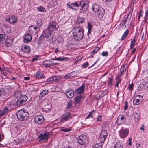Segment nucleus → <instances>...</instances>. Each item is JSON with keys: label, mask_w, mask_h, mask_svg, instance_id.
I'll return each instance as SVG.
<instances>
[{"label": "nucleus", "mask_w": 148, "mask_h": 148, "mask_svg": "<svg viewBox=\"0 0 148 148\" xmlns=\"http://www.w3.org/2000/svg\"><path fill=\"white\" fill-rule=\"evenodd\" d=\"M44 109L46 111H48L51 109V106L48 103H47L45 105Z\"/></svg>", "instance_id": "nucleus-43"}, {"label": "nucleus", "mask_w": 148, "mask_h": 148, "mask_svg": "<svg viewBox=\"0 0 148 148\" xmlns=\"http://www.w3.org/2000/svg\"><path fill=\"white\" fill-rule=\"evenodd\" d=\"M121 82V79H119L118 81H117L115 85V86L118 87L119 84Z\"/></svg>", "instance_id": "nucleus-63"}, {"label": "nucleus", "mask_w": 148, "mask_h": 148, "mask_svg": "<svg viewBox=\"0 0 148 148\" xmlns=\"http://www.w3.org/2000/svg\"><path fill=\"white\" fill-rule=\"evenodd\" d=\"M82 1H83L84 2L82 3L81 5V7L80 9V12H84L87 11L88 9V5L87 2L86 3H85L86 0H82Z\"/></svg>", "instance_id": "nucleus-16"}, {"label": "nucleus", "mask_w": 148, "mask_h": 148, "mask_svg": "<svg viewBox=\"0 0 148 148\" xmlns=\"http://www.w3.org/2000/svg\"><path fill=\"white\" fill-rule=\"evenodd\" d=\"M83 1H75L74 3L69 2L67 3V5L70 8H71L74 10L76 11L79 8V6L82 5L84 2Z\"/></svg>", "instance_id": "nucleus-3"}, {"label": "nucleus", "mask_w": 148, "mask_h": 148, "mask_svg": "<svg viewBox=\"0 0 148 148\" xmlns=\"http://www.w3.org/2000/svg\"><path fill=\"white\" fill-rule=\"evenodd\" d=\"M5 43V45L7 47H9L12 45V41L10 39H8V38L7 40H5V41L4 42Z\"/></svg>", "instance_id": "nucleus-31"}, {"label": "nucleus", "mask_w": 148, "mask_h": 148, "mask_svg": "<svg viewBox=\"0 0 148 148\" xmlns=\"http://www.w3.org/2000/svg\"><path fill=\"white\" fill-rule=\"evenodd\" d=\"M76 43L74 40H71V42L68 45V48L70 47L71 50H73L75 48L76 45Z\"/></svg>", "instance_id": "nucleus-27"}, {"label": "nucleus", "mask_w": 148, "mask_h": 148, "mask_svg": "<svg viewBox=\"0 0 148 148\" xmlns=\"http://www.w3.org/2000/svg\"><path fill=\"white\" fill-rule=\"evenodd\" d=\"M44 35L43 34H41L38 39V42L40 44L41 43L43 42L44 37Z\"/></svg>", "instance_id": "nucleus-45"}, {"label": "nucleus", "mask_w": 148, "mask_h": 148, "mask_svg": "<svg viewBox=\"0 0 148 148\" xmlns=\"http://www.w3.org/2000/svg\"><path fill=\"white\" fill-rule=\"evenodd\" d=\"M77 141L78 143L81 145H84L88 142L87 136L84 134L78 137Z\"/></svg>", "instance_id": "nucleus-5"}, {"label": "nucleus", "mask_w": 148, "mask_h": 148, "mask_svg": "<svg viewBox=\"0 0 148 148\" xmlns=\"http://www.w3.org/2000/svg\"><path fill=\"white\" fill-rule=\"evenodd\" d=\"M72 117L71 114L69 112H66L62 116L61 118V121L62 122H64L65 121H67Z\"/></svg>", "instance_id": "nucleus-14"}, {"label": "nucleus", "mask_w": 148, "mask_h": 148, "mask_svg": "<svg viewBox=\"0 0 148 148\" xmlns=\"http://www.w3.org/2000/svg\"><path fill=\"white\" fill-rule=\"evenodd\" d=\"M101 116L100 115H99L98 116V117L96 119H96V121H101Z\"/></svg>", "instance_id": "nucleus-62"}, {"label": "nucleus", "mask_w": 148, "mask_h": 148, "mask_svg": "<svg viewBox=\"0 0 148 148\" xmlns=\"http://www.w3.org/2000/svg\"><path fill=\"white\" fill-rule=\"evenodd\" d=\"M49 135V133L46 132L44 133H41L39 136L38 138L40 141L47 140L48 139Z\"/></svg>", "instance_id": "nucleus-11"}, {"label": "nucleus", "mask_w": 148, "mask_h": 148, "mask_svg": "<svg viewBox=\"0 0 148 148\" xmlns=\"http://www.w3.org/2000/svg\"><path fill=\"white\" fill-rule=\"evenodd\" d=\"M37 9L41 12H45L46 11L45 9L42 6L38 7L37 8Z\"/></svg>", "instance_id": "nucleus-46"}, {"label": "nucleus", "mask_w": 148, "mask_h": 148, "mask_svg": "<svg viewBox=\"0 0 148 148\" xmlns=\"http://www.w3.org/2000/svg\"><path fill=\"white\" fill-rule=\"evenodd\" d=\"M129 32V30L127 29L124 32L123 34L122 35L121 39L122 40H124L128 35Z\"/></svg>", "instance_id": "nucleus-33"}, {"label": "nucleus", "mask_w": 148, "mask_h": 148, "mask_svg": "<svg viewBox=\"0 0 148 148\" xmlns=\"http://www.w3.org/2000/svg\"><path fill=\"white\" fill-rule=\"evenodd\" d=\"M35 122L37 124L40 125L42 124L44 121V118L43 116L39 115L36 116L34 118Z\"/></svg>", "instance_id": "nucleus-10"}, {"label": "nucleus", "mask_w": 148, "mask_h": 148, "mask_svg": "<svg viewBox=\"0 0 148 148\" xmlns=\"http://www.w3.org/2000/svg\"><path fill=\"white\" fill-rule=\"evenodd\" d=\"M27 97L25 95H21V97L19 98L16 102L14 101L10 105H14L16 104L17 106H20L23 104L27 100Z\"/></svg>", "instance_id": "nucleus-4"}, {"label": "nucleus", "mask_w": 148, "mask_h": 148, "mask_svg": "<svg viewBox=\"0 0 148 148\" xmlns=\"http://www.w3.org/2000/svg\"><path fill=\"white\" fill-rule=\"evenodd\" d=\"M48 93V91L47 90H45L41 92L40 95V99H42L44 96L46 95Z\"/></svg>", "instance_id": "nucleus-36"}, {"label": "nucleus", "mask_w": 148, "mask_h": 148, "mask_svg": "<svg viewBox=\"0 0 148 148\" xmlns=\"http://www.w3.org/2000/svg\"><path fill=\"white\" fill-rule=\"evenodd\" d=\"M142 102V101L139 100V99L138 98L136 99L134 98L133 101V103L134 105H138L140 104Z\"/></svg>", "instance_id": "nucleus-38"}, {"label": "nucleus", "mask_w": 148, "mask_h": 148, "mask_svg": "<svg viewBox=\"0 0 148 148\" xmlns=\"http://www.w3.org/2000/svg\"><path fill=\"white\" fill-rule=\"evenodd\" d=\"M72 34L73 38L76 41H80L83 38L84 30L80 27H74L72 29Z\"/></svg>", "instance_id": "nucleus-1"}, {"label": "nucleus", "mask_w": 148, "mask_h": 148, "mask_svg": "<svg viewBox=\"0 0 148 148\" xmlns=\"http://www.w3.org/2000/svg\"><path fill=\"white\" fill-rule=\"evenodd\" d=\"M72 106V101H69V102L67 103V105L66 108L68 109H69Z\"/></svg>", "instance_id": "nucleus-47"}, {"label": "nucleus", "mask_w": 148, "mask_h": 148, "mask_svg": "<svg viewBox=\"0 0 148 148\" xmlns=\"http://www.w3.org/2000/svg\"><path fill=\"white\" fill-rule=\"evenodd\" d=\"M133 83L131 84H130L128 85V88L130 90H132L133 89Z\"/></svg>", "instance_id": "nucleus-57"}, {"label": "nucleus", "mask_w": 148, "mask_h": 148, "mask_svg": "<svg viewBox=\"0 0 148 148\" xmlns=\"http://www.w3.org/2000/svg\"><path fill=\"white\" fill-rule=\"evenodd\" d=\"M148 87V82L146 81H143L141 82L138 88V89L140 91H142Z\"/></svg>", "instance_id": "nucleus-12"}, {"label": "nucleus", "mask_w": 148, "mask_h": 148, "mask_svg": "<svg viewBox=\"0 0 148 148\" xmlns=\"http://www.w3.org/2000/svg\"><path fill=\"white\" fill-rule=\"evenodd\" d=\"M113 80V78H111L110 79H109L108 80V85L110 86H112V81Z\"/></svg>", "instance_id": "nucleus-55"}, {"label": "nucleus", "mask_w": 148, "mask_h": 148, "mask_svg": "<svg viewBox=\"0 0 148 148\" xmlns=\"http://www.w3.org/2000/svg\"><path fill=\"white\" fill-rule=\"evenodd\" d=\"M124 69L121 70L120 72V73L119 74V75L120 77H121V76L122 75L123 73L124 72Z\"/></svg>", "instance_id": "nucleus-64"}, {"label": "nucleus", "mask_w": 148, "mask_h": 148, "mask_svg": "<svg viewBox=\"0 0 148 148\" xmlns=\"http://www.w3.org/2000/svg\"><path fill=\"white\" fill-rule=\"evenodd\" d=\"M32 40V36L28 34H27L25 36L24 42L28 43L29 42Z\"/></svg>", "instance_id": "nucleus-23"}, {"label": "nucleus", "mask_w": 148, "mask_h": 148, "mask_svg": "<svg viewBox=\"0 0 148 148\" xmlns=\"http://www.w3.org/2000/svg\"><path fill=\"white\" fill-rule=\"evenodd\" d=\"M53 77V81L55 82H58L59 81L61 77L60 76H54Z\"/></svg>", "instance_id": "nucleus-48"}, {"label": "nucleus", "mask_w": 148, "mask_h": 148, "mask_svg": "<svg viewBox=\"0 0 148 148\" xmlns=\"http://www.w3.org/2000/svg\"><path fill=\"white\" fill-rule=\"evenodd\" d=\"M57 3V2L56 1H53V2L52 1L50 2V7H54Z\"/></svg>", "instance_id": "nucleus-49"}, {"label": "nucleus", "mask_w": 148, "mask_h": 148, "mask_svg": "<svg viewBox=\"0 0 148 148\" xmlns=\"http://www.w3.org/2000/svg\"><path fill=\"white\" fill-rule=\"evenodd\" d=\"M130 21V20H128V17L125 16L124 18L121 21L125 23V27H126V26L129 24Z\"/></svg>", "instance_id": "nucleus-34"}, {"label": "nucleus", "mask_w": 148, "mask_h": 148, "mask_svg": "<svg viewBox=\"0 0 148 148\" xmlns=\"http://www.w3.org/2000/svg\"><path fill=\"white\" fill-rule=\"evenodd\" d=\"M100 49V48L98 47H96L93 50V54H95Z\"/></svg>", "instance_id": "nucleus-53"}, {"label": "nucleus", "mask_w": 148, "mask_h": 148, "mask_svg": "<svg viewBox=\"0 0 148 148\" xmlns=\"http://www.w3.org/2000/svg\"><path fill=\"white\" fill-rule=\"evenodd\" d=\"M17 17L14 15L7 16L6 18V20L11 24H14L17 21Z\"/></svg>", "instance_id": "nucleus-9"}, {"label": "nucleus", "mask_w": 148, "mask_h": 148, "mask_svg": "<svg viewBox=\"0 0 148 148\" xmlns=\"http://www.w3.org/2000/svg\"><path fill=\"white\" fill-rule=\"evenodd\" d=\"M50 60H46L42 62L43 65L45 67H50Z\"/></svg>", "instance_id": "nucleus-29"}, {"label": "nucleus", "mask_w": 148, "mask_h": 148, "mask_svg": "<svg viewBox=\"0 0 148 148\" xmlns=\"http://www.w3.org/2000/svg\"><path fill=\"white\" fill-rule=\"evenodd\" d=\"M35 76L38 79H42L45 78L43 75V74L40 71H37L35 74Z\"/></svg>", "instance_id": "nucleus-21"}, {"label": "nucleus", "mask_w": 148, "mask_h": 148, "mask_svg": "<svg viewBox=\"0 0 148 148\" xmlns=\"http://www.w3.org/2000/svg\"><path fill=\"white\" fill-rule=\"evenodd\" d=\"M135 121H138L140 119V117L137 112H134L133 114Z\"/></svg>", "instance_id": "nucleus-39"}, {"label": "nucleus", "mask_w": 148, "mask_h": 148, "mask_svg": "<svg viewBox=\"0 0 148 148\" xmlns=\"http://www.w3.org/2000/svg\"><path fill=\"white\" fill-rule=\"evenodd\" d=\"M128 107V102L127 101H125V103L124 110H126L127 108Z\"/></svg>", "instance_id": "nucleus-60"}, {"label": "nucleus", "mask_w": 148, "mask_h": 148, "mask_svg": "<svg viewBox=\"0 0 148 148\" xmlns=\"http://www.w3.org/2000/svg\"><path fill=\"white\" fill-rule=\"evenodd\" d=\"M107 132L106 130H102L100 135V140L101 142L103 143L104 141L107 137Z\"/></svg>", "instance_id": "nucleus-13"}, {"label": "nucleus", "mask_w": 148, "mask_h": 148, "mask_svg": "<svg viewBox=\"0 0 148 148\" xmlns=\"http://www.w3.org/2000/svg\"><path fill=\"white\" fill-rule=\"evenodd\" d=\"M61 131L62 132H69L70 131V129L66 128H62L61 129Z\"/></svg>", "instance_id": "nucleus-58"}, {"label": "nucleus", "mask_w": 148, "mask_h": 148, "mask_svg": "<svg viewBox=\"0 0 148 148\" xmlns=\"http://www.w3.org/2000/svg\"><path fill=\"white\" fill-rule=\"evenodd\" d=\"M57 41L58 43H63L64 42L63 37L61 35L58 36L57 38Z\"/></svg>", "instance_id": "nucleus-35"}, {"label": "nucleus", "mask_w": 148, "mask_h": 148, "mask_svg": "<svg viewBox=\"0 0 148 148\" xmlns=\"http://www.w3.org/2000/svg\"><path fill=\"white\" fill-rule=\"evenodd\" d=\"M9 93L7 89L4 88H0V98L5 99L9 96Z\"/></svg>", "instance_id": "nucleus-8"}, {"label": "nucleus", "mask_w": 148, "mask_h": 148, "mask_svg": "<svg viewBox=\"0 0 148 148\" xmlns=\"http://www.w3.org/2000/svg\"><path fill=\"white\" fill-rule=\"evenodd\" d=\"M16 116L18 119L21 121H25L28 118L29 114L27 110L20 109L17 112Z\"/></svg>", "instance_id": "nucleus-2"}, {"label": "nucleus", "mask_w": 148, "mask_h": 148, "mask_svg": "<svg viewBox=\"0 0 148 148\" xmlns=\"http://www.w3.org/2000/svg\"><path fill=\"white\" fill-rule=\"evenodd\" d=\"M68 59L67 57L64 58H53V60H56L59 61H64L67 60Z\"/></svg>", "instance_id": "nucleus-40"}, {"label": "nucleus", "mask_w": 148, "mask_h": 148, "mask_svg": "<svg viewBox=\"0 0 148 148\" xmlns=\"http://www.w3.org/2000/svg\"><path fill=\"white\" fill-rule=\"evenodd\" d=\"M71 74V73H68L64 76V78L66 79H67L69 78H73L74 77H75V75H71L70 74Z\"/></svg>", "instance_id": "nucleus-41"}, {"label": "nucleus", "mask_w": 148, "mask_h": 148, "mask_svg": "<svg viewBox=\"0 0 148 148\" xmlns=\"http://www.w3.org/2000/svg\"><path fill=\"white\" fill-rule=\"evenodd\" d=\"M125 117L124 116L119 115L117 120V122L119 124H121V123L124 122Z\"/></svg>", "instance_id": "nucleus-26"}, {"label": "nucleus", "mask_w": 148, "mask_h": 148, "mask_svg": "<svg viewBox=\"0 0 148 148\" xmlns=\"http://www.w3.org/2000/svg\"><path fill=\"white\" fill-rule=\"evenodd\" d=\"M85 20L84 18L79 17L77 18V22L78 24L82 23L85 22Z\"/></svg>", "instance_id": "nucleus-42"}, {"label": "nucleus", "mask_w": 148, "mask_h": 148, "mask_svg": "<svg viewBox=\"0 0 148 148\" xmlns=\"http://www.w3.org/2000/svg\"><path fill=\"white\" fill-rule=\"evenodd\" d=\"M108 52L107 51H103L101 53L103 56H107L108 55Z\"/></svg>", "instance_id": "nucleus-59"}, {"label": "nucleus", "mask_w": 148, "mask_h": 148, "mask_svg": "<svg viewBox=\"0 0 148 148\" xmlns=\"http://www.w3.org/2000/svg\"><path fill=\"white\" fill-rule=\"evenodd\" d=\"M8 38V36L5 34H0V43H4V42Z\"/></svg>", "instance_id": "nucleus-24"}, {"label": "nucleus", "mask_w": 148, "mask_h": 148, "mask_svg": "<svg viewBox=\"0 0 148 148\" xmlns=\"http://www.w3.org/2000/svg\"><path fill=\"white\" fill-rule=\"evenodd\" d=\"M21 50L25 53H28L30 52L31 48L30 47L27 45H25L21 48Z\"/></svg>", "instance_id": "nucleus-20"}, {"label": "nucleus", "mask_w": 148, "mask_h": 148, "mask_svg": "<svg viewBox=\"0 0 148 148\" xmlns=\"http://www.w3.org/2000/svg\"><path fill=\"white\" fill-rule=\"evenodd\" d=\"M101 7L99 5L97 4H93V11L94 12H97L100 9Z\"/></svg>", "instance_id": "nucleus-30"}, {"label": "nucleus", "mask_w": 148, "mask_h": 148, "mask_svg": "<svg viewBox=\"0 0 148 148\" xmlns=\"http://www.w3.org/2000/svg\"><path fill=\"white\" fill-rule=\"evenodd\" d=\"M53 76L48 78L47 81L48 82L53 81Z\"/></svg>", "instance_id": "nucleus-61"}, {"label": "nucleus", "mask_w": 148, "mask_h": 148, "mask_svg": "<svg viewBox=\"0 0 148 148\" xmlns=\"http://www.w3.org/2000/svg\"><path fill=\"white\" fill-rule=\"evenodd\" d=\"M134 98L136 99L138 98L141 101H143V97L142 96L140 95H136L135 96Z\"/></svg>", "instance_id": "nucleus-51"}, {"label": "nucleus", "mask_w": 148, "mask_h": 148, "mask_svg": "<svg viewBox=\"0 0 148 148\" xmlns=\"http://www.w3.org/2000/svg\"><path fill=\"white\" fill-rule=\"evenodd\" d=\"M132 13L131 12H129L127 16H125L127 17L128 20H130L132 16Z\"/></svg>", "instance_id": "nucleus-56"}, {"label": "nucleus", "mask_w": 148, "mask_h": 148, "mask_svg": "<svg viewBox=\"0 0 148 148\" xmlns=\"http://www.w3.org/2000/svg\"><path fill=\"white\" fill-rule=\"evenodd\" d=\"M66 95L69 98H72L74 96V92L72 90L68 89L66 91Z\"/></svg>", "instance_id": "nucleus-22"}, {"label": "nucleus", "mask_w": 148, "mask_h": 148, "mask_svg": "<svg viewBox=\"0 0 148 148\" xmlns=\"http://www.w3.org/2000/svg\"><path fill=\"white\" fill-rule=\"evenodd\" d=\"M93 148H102V146L101 143H97L93 146Z\"/></svg>", "instance_id": "nucleus-50"}, {"label": "nucleus", "mask_w": 148, "mask_h": 148, "mask_svg": "<svg viewBox=\"0 0 148 148\" xmlns=\"http://www.w3.org/2000/svg\"><path fill=\"white\" fill-rule=\"evenodd\" d=\"M136 42L135 38L132 40L131 42L130 45V49H132L135 46V43Z\"/></svg>", "instance_id": "nucleus-44"}, {"label": "nucleus", "mask_w": 148, "mask_h": 148, "mask_svg": "<svg viewBox=\"0 0 148 148\" xmlns=\"http://www.w3.org/2000/svg\"><path fill=\"white\" fill-rule=\"evenodd\" d=\"M85 87L84 85H82L76 89L75 90V93L76 94H81L84 91Z\"/></svg>", "instance_id": "nucleus-19"}, {"label": "nucleus", "mask_w": 148, "mask_h": 148, "mask_svg": "<svg viewBox=\"0 0 148 148\" xmlns=\"http://www.w3.org/2000/svg\"><path fill=\"white\" fill-rule=\"evenodd\" d=\"M129 134V131L127 129L121 130H120L119 135L122 138H124L127 137Z\"/></svg>", "instance_id": "nucleus-15"}, {"label": "nucleus", "mask_w": 148, "mask_h": 148, "mask_svg": "<svg viewBox=\"0 0 148 148\" xmlns=\"http://www.w3.org/2000/svg\"><path fill=\"white\" fill-rule=\"evenodd\" d=\"M40 30V27L34 26V25L30 26L29 28V33L32 35L38 34Z\"/></svg>", "instance_id": "nucleus-6"}, {"label": "nucleus", "mask_w": 148, "mask_h": 148, "mask_svg": "<svg viewBox=\"0 0 148 148\" xmlns=\"http://www.w3.org/2000/svg\"><path fill=\"white\" fill-rule=\"evenodd\" d=\"M123 144L120 141L116 142L114 145V148H123Z\"/></svg>", "instance_id": "nucleus-28"}, {"label": "nucleus", "mask_w": 148, "mask_h": 148, "mask_svg": "<svg viewBox=\"0 0 148 148\" xmlns=\"http://www.w3.org/2000/svg\"><path fill=\"white\" fill-rule=\"evenodd\" d=\"M97 12V15L100 19H102L105 14V10L103 8L101 7L100 9Z\"/></svg>", "instance_id": "nucleus-18"}, {"label": "nucleus", "mask_w": 148, "mask_h": 148, "mask_svg": "<svg viewBox=\"0 0 148 148\" xmlns=\"http://www.w3.org/2000/svg\"><path fill=\"white\" fill-rule=\"evenodd\" d=\"M136 3V0H132L130 4L131 6L133 7L134 6V4Z\"/></svg>", "instance_id": "nucleus-54"}, {"label": "nucleus", "mask_w": 148, "mask_h": 148, "mask_svg": "<svg viewBox=\"0 0 148 148\" xmlns=\"http://www.w3.org/2000/svg\"><path fill=\"white\" fill-rule=\"evenodd\" d=\"M52 30L47 28V29H45L43 30V34H45V37H46L47 40V41H49L51 39H52L51 36Z\"/></svg>", "instance_id": "nucleus-7"}, {"label": "nucleus", "mask_w": 148, "mask_h": 148, "mask_svg": "<svg viewBox=\"0 0 148 148\" xmlns=\"http://www.w3.org/2000/svg\"><path fill=\"white\" fill-rule=\"evenodd\" d=\"M57 25V23L56 21H53L50 22L48 26V29H53V30H57V28L56 27V25Z\"/></svg>", "instance_id": "nucleus-17"}, {"label": "nucleus", "mask_w": 148, "mask_h": 148, "mask_svg": "<svg viewBox=\"0 0 148 148\" xmlns=\"http://www.w3.org/2000/svg\"><path fill=\"white\" fill-rule=\"evenodd\" d=\"M82 95H80L76 97L74 99L75 102L76 104H77L80 103L82 100Z\"/></svg>", "instance_id": "nucleus-37"}, {"label": "nucleus", "mask_w": 148, "mask_h": 148, "mask_svg": "<svg viewBox=\"0 0 148 148\" xmlns=\"http://www.w3.org/2000/svg\"><path fill=\"white\" fill-rule=\"evenodd\" d=\"M87 27L88 29L87 35L89 38L90 37L92 38V35L91 34V31L92 29V25L89 22H88Z\"/></svg>", "instance_id": "nucleus-25"}, {"label": "nucleus", "mask_w": 148, "mask_h": 148, "mask_svg": "<svg viewBox=\"0 0 148 148\" xmlns=\"http://www.w3.org/2000/svg\"><path fill=\"white\" fill-rule=\"evenodd\" d=\"M88 66V62H86L83 64L81 66V67L83 68H85L87 67Z\"/></svg>", "instance_id": "nucleus-52"}, {"label": "nucleus", "mask_w": 148, "mask_h": 148, "mask_svg": "<svg viewBox=\"0 0 148 148\" xmlns=\"http://www.w3.org/2000/svg\"><path fill=\"white\" fill-rule=\"evenodd\" d=\"M8 109L7 107H5L0 112V115L3 116L5 114L8 112Z\"/></svg>", "instance_id": "nucleus-32"}]
</instances>
